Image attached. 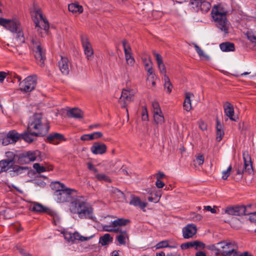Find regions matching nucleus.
Listing matches in <instances>:
<instances>
[{
  "label": "nucleus",
  "instance_id": "obj_1",
  "mask_svg": "<svg viewBox=\"0 0 256 256\" xmlns=\"http://www.w3.org/2000/svg\"><path fill=\"white\" fill-rule=\"evenodd\" d=\"M130 222L128 219L118 218L112 222L111 224H102V230L106 232H113L117 234L116 240L118 244L124 246L129 241L128 230L122 226H126Z\"/></svg>",
  "mask_w": 256,
  "mask_h": 256
},
{
  "label": "nucleus",
  "instance_id": "obj_2",
  "mask_svg": "<svg viewBox=\"0 0 256 256\" xmlns=\"http://www.w3.org/2000/svg\"><path fill=\"white\" fill-rule=\"evenodd\" d=\"M70 210L72 213L78 214L80 218L96 220V218L93 214L92 208L85 202L83 197L76 196L70 204Z\"/></svg>",
  "mask_w": 256,
  "mask_h": 256
},
{
  "label": "nucleus",
  "instance_id": "obj_3",
  "mask_svg": "<svg viewBox=\"0 0 256 256\" xmlns=\"http://www.w3.org/2000/svg\"><path fill=\"white\" fill-rule=\"evenodd\" d=\"M52 186L55 189L54 194L58 202H72L76 198L74 194L76 191L66 188L63 184L56 182L52 184Z\"/></svg>",
  "mask_w": 256,
  "mask_h": 256
},
{
  "label": "nucleus",
  "instance_id": "obj_4",
  "mask_svg": "<svg viewBox=\"0 0 256 256\" xmlns=\"http://www.w3.org/2000/svg\"><path fill=\"white\" fill-rule=\"evenodd\" d=\"M0 25L3 26L16 34L15 38L18 43H24L25 41L23 30L19 20L17 18L6 19L0 18Z\"/></svg>",
  "mask_w": 256,
  "mask_h": 256
},
{
  "label": "nucleus",
  "instance_id": "obj_5",
  "mask_svg": "<svg viewBox=\"0 0 256 256\" xmlns=\"http://www.w3.org/2000/svg\"><path fill=\"white\" fill-rule=\"evenodd\" d=\"M226 10L220 6H214L212 10V16L217 28L224 34L228 33L230 28V23L226 19Z\"/></svg>",
  "mask_w": 256,
  "mask_h": 256
},
{
  "label": "nucleus",
  "instance_id": "obj_6",
  "mask_svg": "<svg viewBox=\"0 0 256 256\" xmlns=\"http://www.w3.org/2000/svg\"><path fill=\"white\" fill-rule=\"evenodd\" d=\"M28 129L29 131H33L34 134L43 136L48 133L49 126L42 122V114L36 113L30 118Z\"/></svg>",
  "mask_w": 256,
  "mask_h": 256
},
{
  "label": "nucleus",
  "instance_id": "obj_7",
  "mask_svg": "<svg viewBox=\"0 0 256 256\" xmlns=\"http://www.w3.org/2000/svg\"><path fill=\"white\" fill-rule=\"evenodd\" d=\"M8 170H9V172L12 176H14L26 172L28 168L14 164V162L12 159L0 160V174Z\"/></svg>",
  "mask_w": 256,
  "mask_h": 256
},
{
  "label": "nucleus",
  "instance_id": "obj_8",
  "mask_svg": "<svg viewBox=\"0 0 256 256\" xmlns=\"http://www.w3.org/2000/svg\"><path fill=\"white\" fill-rule=\"evenodd\" d=\"M35 15L33 16V21L35 24L38 32L44 36L48 34L49 29V23L47 19L43 16L40 10H38L35 12Z\"/></svg>",
  "mask_w": 256,
  "mask_h": 256
},
{
  "label": "nucleus",
  "instance_id": "obj_9",
  "mask_svg": "<svg viewBox=\"0 0 256 256\" xmlns=\"http://www.w3.org/2000/svg\"><path fill=\"white\" fill-rule=\"evenodd\" d=\"M218 254L221 256H235L237 246L234 242H222L216 244Z\"/></svg>",
  "mask_w": 256,
  "mask_h": 256
},
{
  "label": "nucleus",
  "instance_id": "obj_10",
  "mask_svg": "<svg viewBox=\"0 0 256 256\" xmlns=\"http://www.w3.org/2000/svg\"><path fill=\"white\" fill-rule=\"evenodd\" d=\"M30 47L35 52L34 56L38 64L40 66H43L45 59V52L42 48L40 40L36 38H32Z\"/></svg>",
  "mask_w": 256,
  "mask_h": 256
},
{
  "label": "nucleus",
  "instance_id": "obj_11",
  "mask_svg": "<svg viewBox=\"0 0 256 256\" xmlns=\"http://www.w3.org/2000/svg\"><path fill=\"white\" fill-rule=\"evenodd\" d=\"M244 164H238L236 166V174L242 175L244 172L250 174L253 170L250 157L247 152H243Z\"/></svg>",
  "mask_w": 256,
  "mask_h": 256
},
{
  "label": "nucleus",
  "instance_id": "obj_12",
  "mask_svg": "<svg viewBox=\"0 0 256 256\" xmlns=\"http://www.w3.org/2000/svg\"><path fill=\"white\" fill-rule=\"evenodd\" d=\"M36 84V76H28L20 82V90L25 92H30L35 88Z\"/></svg>",
  "mask_w": 256,
  "mask_h": 256
},
{
  "label": "nucleus",
  "instance_id": "obj_13",
  "mask_svg": "<svg viewBox=\"0 0 256 256\" xmlns=\"http://www.w3.org/2000/svg\"><path fill=\"white\" fill-rule=\"evenodd\" d=\"M40 152L38 150L28 151L22 154L18 160L21 163H28L34 160H40Z\"/></svg>",
  "mask_w": 256,
  "mask_h": 256
},
{
  "label": "nucleus",
  "instance_id": "obj_14",
  "mask_svg": "<svg viewBox=\"0 0 256 256\" xmlns=\"http://www.w3.org/2000/svg\"><path fill=\"white\" fill-rule=\"evenodd\" d=\"M80 40L84 54L86 58L88 60H92L94 58V50L88 36L85 35H82Z\"/></svg>",
  "mask_w": 256,
  "mask_h": 256
},
{
  "label": "nucleus",
  "instance_id": "obj_15",
  "mask_svg": "<svg viewBox=\"0 0 256 256\" xmlns=\"http://www.w3.org/2000/svg\"><path fill=\"white\" fill-rule=\"evenodd\" d=\"M136 92L132 89H124L122 92L119 102L122 108H126L127 104L133 100Z\"/></svg>",
  "mask_w": 256,
  "mask_h": 256
},
{
  "label": "nucleus",
  "instance_id": "obj_16",
  "mask_svg": "<svg viewBox=\"0 0 256 256\" xmlns=\"http://www.w3.org/2000/svg\"><path fill=\"white\" fill-rule=\"evenodd\" d=\"M122 44L126 62L128 64L132 66L135 63V60L132 56L131 48L126 40L122 41Z\"/></svg>",
  "mask_w": 256,
  "mask_h": 256
},
{
  "label": "nucleus",
  "instance_id": "obj_17",
  "mask_svg": "<svg viewBox=\"0 0 256 256\" xmlns=\"http://www.w3.org/2000/svg\"><path fill=\"white\" fill-rule=\"evenodd\" d=\"M182 236L185 239L192 238L197 232L196 226L193 224H188L183 228Z\"/></svg>",
  "mask_w": 256,
  "mask_h": 256
},
{
  "label": "nucleus",
  "instance_id": "obj_18",
  "mask_svg": "<svg viewBox=\"0 0 256 256\" xmlns=\"http://www.w3.org/2000/svg\"><path fill=\"white\" fill-rule=\"evenodd\" d=\"M30 210L32 211L36 212H46L52 216L56 215V213L49 210L46 207H44L42 204L34 202L30 206Z\"/></svg>",
  "mask_w": 256,
  "mask_h": 256
},
{
  "label": "nucleus",
  "instance_id": "obj_19",
  "mask_svg": "<svg viewBox=\"0 0 256 256\" xmlns=\"http://www.w3.org/2000/svg\"><path fill=\"white\" fill-rule=\"evenodd\" d=\"M107 146L104 143L94 142L90 148L92 152L94 154H102L106 152Z\"/></svg>",
  "mask_w": 256,
  "mask_h": 256
},
{
  "label": "nucleus",
  "instance_id": "obj_20",
  "mask_svg": "<svg viewBox=\"0 0 256 256\" xmlns=\"http://www.w3.org/2000/svg\"><path fill=\"white\" fill-rule=\"evenodd\" d=\"M191 4L196 5L202 12H208L210 8V4L206 0H192Z\"/></svg>",
  "mask_w": 256,
  "mask_h": 256
},
{
  "label": "nucleus",
  "instance_id": "obj_21",
  "mask_svg": "<svg viewBox=\"0 0 256 256\" xmlns=\"http://www.w3.org/2000/svg\"><path fill=\"white\" fill-rule=\"evenodd\" d=\"M224 114L231 120L236 122V118L234 116V106L228 102H226L224 105Z\"/></svg>",
  "mask_w": 256,
  "mask_h": 256
},
{
  "label": "nucleus",
  "instance_id": "obj_22",
  "mask_svg": "<svg viewBox=\"0 0 256 256\" xmlns=\"http://www.w3.org/2000/svg\"><path fill=\"white\" fill-rule=\"evenodd\" d=\"M60 70L64 74H68L70 71V62L66 57L61 56V60L58 62Z\"/></svg>",
  "mask_w": 256,
  "mask_h": 256
},
{
  "label": "nucleus",
  "instance_id": "obj_23",
  "mask_svg": "<svg viewBox=\"0 0 256 256\" xmlns=\"http://www.w3.org/2000/svg\"><path fill=\"white\" fill-rule=\"evenodd\" d=\"M38 136H40V135L34 134L33 131H29L27 128V131L22 134L20 135V138L28 143H32L36 140V138Z\"/></svg>",
  "mask_w": 256,
  "mask_h": 256
},
{
  "label": "nucleus",
  "instance_id": "obj_24",
  "mask_svg": "<svg viewBox=\"0 0 256 256\" xmlns=\"http://www.w3.org/2000/svg\"><path fill=\"white\" fill-rule=\"evenodd\" d=\"M242 210L241 206H228L225 209L224 212L229 215L240 216H242Z\"/></svg>",
  "mask_w": 256,
  "mask_h": 256
},
{
  "label": "nucleus",
  "instance_id": "obj_25",
  "mask_svg": "<svg viewBox=\"0 0 256 256\" xmlns=\"http://www.w3.org/2000/svg\"><path fill=\"white\" fill-rule=\"evenodd\" d=\"M47 140L50 142L54 144H58L62 140H64V138L63 135L58 133H54L48 136Z\"/></svg>",
  "mask_w": 256,
  "mask_h": 256
},
{
  "label": "nucleus",
  "instance_id": "obj_26",
  "mask_svg": "<svg viewBox=\"0 0 256 256\" xmlns=\"http://www.w3.org/2000/svg\"><path fill=\"white\" fill-rule=\"evenodd\" d=\"M103 134L102 132H96L90 134H86L81 136L80 140H92L102 138Z\"/></svg>",
  "mask_w": 256,
  "mask_h": 256
},
{
  "label": "nucleus",
  "instance_id": "obj_27",
  "mask_svg": "<svg viewBox=\"0 0 256 256\" xmlns=\"http://www.w3.org/2000/svg\"><path fill=\"white\" fill-rule=\"evenodd\" d=\"M153 54L157 62L160 72L162 74H163L164 76L166 75V67L163 63L162 56H160V54L156 52H154Z\"/></svg>",
  "mask_w": 256,
  "mask_h": 256
},
{
  "label": "nucleus",
  "instance_id": "obj_28",
  "mask_svg": "<svg viewBox=\"0 0 256 256\" xmlns=\"http://www.w3.org/2000/svg\"><path fill=\"white\" fill-rule=\"evenodd\" d=\"M216 140L218 142H220L224 135V130L223 125L217 119L216 120Z\"/></svg>",
  "mask_w": 256,
  "mask_h": 256
},
{
  "label": "nucleus",
  "instance_id": "obj_29",
  "mask_svg": "<svg viewBox=\"0 0 256 256\" xmlns=\"http://www.w3.org/2000/svg\"><path fill=\"white\" fill-rule=\"evenodd\" d=\"M194 95L190 92H187L186 94V98L184 102L183 106L184 110L187 112H189L192 109L191 105V98H194Z\"/></svg>",
  "mask_w": 256,
  "mask_h": 256
},
{
  "label": "nucleus",
  "instance_id": "obj_30",
  "mask_svg": "<svg viewBox=\"0 0 256 256\" xmlns=\"http://www.w3.org/2000/svg\"><path fill=\"white\" fill-rule=\"evenodd\" d=\"M130 204L136 206H139L142 209H144L147 206V203L142 202L138 197L132 196V200L130 202Z\"/></svg>",
  "mask_w": 256,
  "mask_h": 256
},
{
  "label": "nucleus",
  "instance_id": "obj_31",
  "mask_svg": "<svg viewBox=\"0 0 256 256\" xmlns=\"http://www.w3.org/2000/svg\"><path fill=\"white\" fill-rule=\"evenodd\" d=\"M68 114L69 116L76 118H80L83 117L82 112L78 108L71 109L68 112Z\"/></svg>",
  "mask_w": 256,
  "mask_h": 256
},
{
  "label": "nucleus",
  "instance_id": "obj_32",
  "mask_svg": "<svg viewBox=\"0 0 256 256\" xmlns=\"http://www.w3.org/2000/svg\"><path fill=\"white\" fill-rule=\"evenodd\" d=\"M112 240L113 238L109 234H105L100 238L99 243L104 246L112 243Z\"/></svg>",
  "mask_w": 256,
  "mask_h": 256
},
{
  "label": "nucleus",
  "instance_id": "obj_33",
  "mask_svg": "<svg viewBox=\"0 0 256 256\" xmlns=\"http://www.w3.org/2000/svg\"><path fill=\"white\" fill-rule=\"evenodd\" d=\"M220 50L223 52H233L235 50L234 44L230 42L222 43L220 45Z\"/></svg>",
  "mask_w": 256,
  "mask_h": 256
},
{
  "label": "nucleus",
  "instance_id": "obj_34",
  "mask_svg": "<svg viewBox=\"0 0 256 256\" xmlns=\"http://www.w3.org/2000/svg\"><path fill=\"white\" fill-rule=\"evenodd\" d=\"M154 124L162 125L164 122V118L162 112L153 114Z\"/></svg>",
  "mask_w": 256,
  "mask_h": 256
},
{
  "label": "nucleus",
  "instance_id": "obj_35",
  "mask_svg": "<svg viewBox=\"0 0 256 256\" xmlns=\"http://www.w3.org/2000/svg\"><path fill=\"white\" fill-rule=\"evenodd\" d=\"M242 209H243L242 215H248L249 216L253 214L256 211L255 207L252 204H249L246 206H241Z\"/></svg>",
  "mask_w": 256,
  "mask_h": 256
},
{
  "label": "nucleus",
  "instance_id": "obj_36",
  "mask_svg": "<svg viewBox=\"0 0 256 256\" xmlns=\"http://www.w3.org/2000/svg\"><path fill=\"white\" fill-rule=\"evenodd\" d=\"M68 8L70 12L73 13H76L77 12L78 13H82L83 12L82 6L76 3H74L69 4L68 6Z\"/></svg>",
  "mask_w": 256,
  "mask_h": 256
},
{
  "label": "nucleus",
  "instance_id": "obj_37",
  "mask_svg": "<svg viewBox=\"0 0 256 256\" xmlns=\"http://www.w3.org/2000/svg\"><path fill=\"white\" fill-rule=\"evenodd\" d=\"M8 136L10 139L11 142L15 143L20 138V135L16 131L12 130L9 132L7 134Z\"/></svg>",
  "mask_w": 256,
  "mask_h": 256
},
{
  "label": "nucleus",
  "instance_id": "obj_38",
  "mask_svg": "<svg viewBox=\"0 0 256 256\" xmlns=\"http://www.w3.org/2000/svg\"><path fill=\"white\" fill-rule=\"evenodd\" d=\"M73 242H74L75 240H78L81 242L84 241H86L88 240H90V238H92L93 237V236H84L80 234L78 232H75L73 233Z\"/></svg>",
  "mask_w": 256,
  "mask_h": 256
},
{
  "label": "nucleus",
  "instance_id": "obj_39",
  "mask_svg": "<svg viewBox=\"0 0 256 256\" xmlns=\"http://www.w3.org/2000/svg\"><path fill=\"white\" fill-rule=\"evenodd\" d=\"M148 198L149 202L156 203L160 200V192H152Z\"/></svg>",
  "mask_w": 256,
  "mask_h": 256
},
{
  "label": "nucleus",
  "instance_id": "obj_40",
  "mask_svg": "<svg viewBox=\"0 0 256 256\" xmlns=\"http://www.w3.org/2000/svg\"><path fill=\"white\" fill-rule=\"evenodd\" d=\"M164 80V88L168 93H170L172 92V86L170 82V78L166 75H165Z\"/></svg>",
  "mask_w": 256,
  "mask_h": 256
},
{
  "label": "nucleus",
  "instance_id": "obj_41",
  "mask_svg": "<svg viewBox=\"0 0 256 256\" xmlns=\"http://www.w3.org/2000/svg\"><path fill=\"white\" fill-rule=\"evenodd\" d=\"M203 218V216L198 214L194 212H192L190 214L189 218L190 220L194 222H199Z\"/></svg>",
  "mask_w": 256,
  "mask_h": 256
},
{
  "label": "nucleus",
  "instance_id": "obj_42",
  "mask_svg": "<svg viewBox=\"0 0 256 256\" xmlns=\"http://www.w3.org/2000/svg\"><path fill=\"white\" fill-rule=\"evenodd\" d=\"M176 248L177 246H170L168 245V242L167 240L162 241L156 245V248L157 249L162 248Z\"/></svg>",
  "mask_w": 256,
  "mask_h": 256
},
{
  "label": "nucleus",
  "instance_id": "obj_43",
  "mask_svg": "<svg viewBox=\"0 0 256 256\" xmlns=\"http://www.w3.org/2000/svg\"><path fill=\"white\" fill-rule=\"evenodd\" d=\"M152 106L153 114L157 112L160 113V112H162L160 106V104L158 102L152 101Z\"/></svg>",
  "mask_w": 256,
  "mask_h": 256
},
{
  "label": "nucleus",
  "instance_id": "obj_44",
  "mask_svg": "<svg viewBox=\"0 0 256 256\" xmlns=\"http://www.w3.org/2000/svg\"><path fill=\"white\" fill-rule=\"evenodd\" d=\"M33 168L38 173H42L46 172V168L43 165L39 163H35L33 164Z\"/></svg>",
  "mask_w": 256,
  "mask_h": 256
},
{
  "label": "nucleus",
  "instance_id": "obj_45",
  "mask_svg": "<svg viewBox=\"0 0 256 256\" xmlns=\"http://www.w3.org/2000/svg\"><path fill=\"white\" fill-rule=\"evenodd\" d=\"M193 45L196 52L200 57H204L206 58H208V56L204 54V51L196 44H193Z\"/></svg>",
  "mask_w": 256,
  "mask_h": 256
},
{
  "label": "nucleus",
  "instance_id": "obj_46",
  "mask_svg": "<svg viewBox=\"0 0 256 256\" xmlns=\"http://www.w3.org/2000/svg\"><path fill=\"white\" fill-rule=\"evenodd\" d=\"M193 243H194V248L196 250H198V249L202 250L204 248L205 244L203 242H202L200 241L194 240V241H193Z\"/></svg>",
  "mask_w": 256,
  "mask_h": 256
},
{
  "label": "nucleus",
  "instance_id": "obj_47",
  "mask_svg": "<svg viewBox=\"0 0 256 256\" xmlns=\"http://www.w3.org/2000/svg\"><path fill=\"white\" fill-rule=\"evenodd\" d=\"M232 170V167L230 166L226 170H224L222 172V178L223 180H226L227 178L230 174Z\"/></svg>",
  "mask_w": 256,
  "mask_h": 256
},
{
  "label": "nucleus",
  "instance_id": "obj_48",
  "mask_svg": "<svg viewBox=\"0 0 256 256\" xmlns=\"http://www.w3.org/2000/svg\"><path fill=\"white\" fill-rule=\"evenodd\" d=\"M142 119L144 121H148V115L147 109L145 106L142 108Z\"/></svg>",
  "mask_w": 256,
  "mask_h": 256
},
{
  "label": "nucleus",
  "instance_id": "obj_49",
  "mask_svg": "<svg viewBox=\"0 0 256 256\" xmlns=\"http://www.w3.org/2000/svg\"><path fill=\"white\" fill-rule=\"evenodd\" d=\"M96 177L99 180H103L108 182H110V181L108 177L104 174H96Z\"/></svg>",
  "mask_w": 256,
  "mask_h": 256
},
{
  "label": "nucleus",
  "instance_id": "obj_50",
  "mask_svg": "<svg viewBox=\"0 0 256 256\" xmlns=\"http://www.w3.org/2000/svg\"><path fill=\"white\" fill-rule=\"evenodd\" d=\"M180 248L182 250H186L190 248H194L193 241L188 242H187L182 244L180 246Z\"/></svg>",
  "mask_w": 256,
  "mask_h": 256
},
{
  "label": "nucleus",
  "instance_id": "obj_51",
  "mask_svg": "<svg viewBox=\"0 0 256 256\" xmlns=\"http://www.w3.org/2000/svg\"><path fill=\"white\" fill-rule=\"evenodd\" d=\"M63 234L66 240L68 242H73V234L70 232H64Z\"/></svg>",
  "mask_w": 256,
  "mask_h": 256
},
{
  "label": "nucleus",
  "instance_id": "obj_52",
  "mask_svg": "<svg viewBox=\"0 0 256 256\" xmlns=\"http://www.w3.org/2000/svg\"><path fill=\"white\" fill-rule=\"evenodd\" d=\"M196 162L199 166L202 165L204 162V158L202 155L198 156L196 158Z\"/></svg>",
  "mask_w": 256,
  "mask_h": 256
},
{
  "label": "nucleus",
  "instance_id": "obj_53",
  "mask_svg": "<svg viewBox=\"0 0 256 256\" xmlns=\"http://www.w3.org/2000/svg\"><path fill=\"white\" fill-rule=\"evenodd\" d=\"M10 144H12L11 142L10 139L8 138V136L6 135L4 138L2 140V144L4 146H7Z\"/></svg>",
  "mask_w": 256,
  "mask_h": 256
},
{
  "label": "nucleus",
  "instance_id": "obj_54",
  "mask_svg": "<svg viewBox=\"0 0 256 256\" xmlns=\"http://www.w3.org/2000/svg\"><path fill=\"white\" fill-rule=\"evenodd\" d=\"M248 38L252 42L256 43V36L251 33L247 34Z\"/></svg>",
  "mask_w": 256,
  "mask_h": 256
},
{
  "label": "nucleus",
  "instance_id": "obj_55",
  "mask_svg": "<svg viewBox=\"0 0 256 256\" xmlns=\"http://www.w3.org/2000/svg\"><path fill=\"white\" fill-rule=\"evenodd\" d=\"M235 256H252L250 252H239L238 250L236 251Z\"/></svg>",
  "mask_w": 256,
  "mask_h": 256
},
{
  "label": "nucleus",
  "instance_id": "obj_56",
  "mask_svg": "<svg viewBox=\"0 0 256 256\" xmlns=\"http://www.w3.org/2000/svg\"><path fill=\"white\" fill-rule=\"evenodd\" d=\"M204 210H207V211H210L212 214H215L216 212V210L214 208H214H212L210 206H204Z\"/></svg>",
  "mask_w": 256,
  "mask_h": 256
},
{
  "label": "nucleus",
  "instance_id": "obj_57",
  "mask_svg": "<svg viewBox=\"0 0 256 256\" xmlns=\"http://www.w3.org/2000/svg\"><path fill=\"white\" fill-rule=\"evenodd\" d=\"M18 250L22 256H30V254L26 252L22 248L18 247Z\"/></svg>",
  "mask_w": 256,
  "mask_h": 256
},
{
  "label": "nucleus",
  "instance_id": "obj_58",
  "mask_svg": "<svg viewBox=\"0 0 256 256\" xmlns=\"http://www.w3.org/2000/svg\"><path fill=\"white\" fill-rule=\"evenodd\" d=\"M44 167L46 168V171H51L53 170L52 166L46 162H44Z\"/></svg>",
  "mask_w": 256,
  "mask_h": 256
},
{
  "label": "nucleus",
  "instance_id": "obj_59",
  "mask_svg": "<svg viewBox=\"0 0 256 256\" xmlns=\"http://www.w3.org/2000/svg\"><path fill=\"white\" fill-rule=\"evenodd\" d=\"M88 168L90 170L92 171L95 173L98 172L97 169L91 163H88Z\"/></svg>",
  "mask_w": 256,
  "mask_h": 256
},
{
  "label": "nucleus",
  "instance_id": "obj_60",
  "mask_svg": "<svg viewBox=\"0 0 256 256\" xmlns=\"http://www.w3.org/2000/svg\"><path fill=\"white\" fill-rule=\"evenodd\" d=\"M156 186L158 188H162L164 186V184L162 181L160 180H157L156 182Z\"/></svg>",
  "mask_w": 256,
  "mask_h": 256
},
{
  "label": "nucleus",
  "instance_id": "obj_61",
  "mask_svg": "<svg viewBox=\"0 0 256 256\" xmlns=\"http://www.w3.org/2000/svg\"><path fill=\"white\" fill-rule=\"evenodd\" d=\"M249 220L250 222L256 223V211L253 214L249 216Z\"/></svg>",
  "mask_w": 256,
  "mask_h": 256
},
{
  "label": "nucleus",
  "instance_id": "obj_62",
  "mask_svg": "<svg viewBox=\"0 0 256 256\" xmlns=\"http://www.w3.org/2000/svg\"><path fill=\"white\" fill-rule=\"evenodd\" d=\"M6 76V73L4 72H0V82H2Z\"/></svg>",
  "mask_w": 256,
  "mask_h": 256
},
{
  "label": "nucleus",
  "instance_id": "obj_63",
  "mask_svg": "<svg viewBox=\"0 0 256 256\" xmlns=\"http://www.w3.org/2000/svg\"><path fill=\"white\" fill-rule=\"evenodd\" d=\"M164 176L165 175L164 173L160 172L156 174V179L160 180V178H162L164 177Z\"/></svg>",
  "mask_w": 256,
  "mask_h": 256
},
{
  "label": "nucleus",
  "instance_id": "obj_64",
  "mask_svg": "<svg viewBox=\"0 0 256 256\" xmlns=\"http://www.w3.org/2000/svg\"><path fill=\"white\" fill-rule=\"evenodd\" d=\"M199 126L201 130H204L206 129V124L204 122H201L200 123Z\"/></svg>",
  "mask_w": 256,
  "mask_h": 256
}]
</instances>
